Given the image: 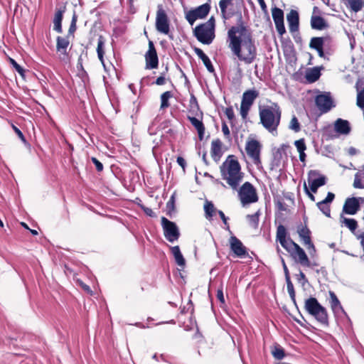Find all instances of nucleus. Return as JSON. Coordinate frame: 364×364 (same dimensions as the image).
Returning a JSON list of instances; mask_svg holds the SVG:
<instances>
[{
	"instance_id": "9d476101",
	"label": "nucleus",
	"mask_w": 364,
	"mask_h": 364,
	"mask_svg": "<svg viewBox=\"0 0 364 364\" xmlns=\"http://www.w3.org/2000/svg\"><path fill=\"white\" fill-rule=\"evenodd\" d=\"M210 9L209 4L206 3L201 6L196 7L194 9H191L186 12V19L188 22L193 26L194 22L199 18H204L208 14Z\"/></svg>"
},
{
	"instance_id": "052dcab7",
	"label": "nucleus",
	"mask_w": 364,
	"mask_h": 364,
	"mask_svg": "<svg viewBox=\"0 0 364 364\" xmlns=\"http://www.w3.org/2000/svg\"><path fill=\"white\" fill-rule=\"evenodd\" d=\"M13 127V129L14 130V132L17 134V135L18 136V137L23 141L25 142L26 141V139H25V137L23 134V133L16 127H15L14 125L12 126Z\"/></svg>"
},
{
	"instance_id": "f257e3e1",
	"label": "nucleus",
	"mask_w": 364,
	"mask_h": 364,
	"mask_svg": "<svg viewBox=\"0 0 364 364\" xmlns=\"http://www.w3.org/2000/svg\"><path fill=\"white\" fill-rule=\"evenodd\" d=\"M228 47L239 60L247 65L257 58V47L251 31L243 23L232 26L228 32Z\"/></svg>"
},
{
	"instance_id": "f704fd0d",
	"label": "nucleus",
	"mask_w": 364,
	"mask_h": 364,
	"mask_svg": "<svg viewBox=\"0 0 364 364\" xmlns=\"http://www.w3.org/2000/svg\"><path fill=\"white\" fill-rule=\"evenodd\" d=\"M204 210L205 216L208 220H211L213 214L218 212L213 203L208 200L204 204Z\"/></svg>"
},
{
	"instance_id": "37998d69",
	"label": "nucleus",
	"mask_w": 364,
	"mask_h": 364,
	"mask_svg": "<svg viewBox=\"0 0 364 364\" xmlns=\"http://www.w3.org/2000/svg\"><path fill=\"white\" fill-rule=\"evenodd\" d=\"M289 128L293 130L294 132H299L301 130L300 123L299 122V120L296 116H293L291 118Z\"/></svg>"
},
{
	"instance_id": "a19ab883",
	"label": "nucleus",
	"mask_w": 364,
	"mask_h": 364,
	"mask_svg": "<svg viewBox=\"0 0 364 364\" xmlns=\"http://www.w3.org/2000/svg\"><path fill=\"white\" fill-rule=\"evenodd\" d=\"M277 241H279V243H283L284 240H286L287 237V230L285 227L282 225H279L277 229Z\"/></svg>"
},
{
	"instance_id": "5fc2aeb1",
	"label": "nucleus",
	"mask_w": 364,
	"mask_h": 364,
	"mask_svg": "<svg viewBox=\"0 0 364 364\" xmlns=\"http://www.w3.org/2000/svg\"><path fill=\"white\" fill-rule=\"evenodd\" d=\"M92 161L95 165L96 169L98 171H102L103 170V165H102V164L100 161H99L96 158L92 157Z\"/></svg>"
},
{
	"instance_id": "338daca9",
	"label": "nucleus",
	"mask_w": 364,
	"mask_h": 364,
	"mask_svg": "<svg viewBox=\"0 0 364 364\" xmlns=\"http://www.w3.org/2000/svg\"><path fill=\"white\" fill-rule=\"evenodd\" d=\"M174 200H175V198H174V196L173 195L169 201L167 203V207L171 208H173V204H174Z\"/></svg>"
},
{
	"instance_id": "de8ad7c7",
	"label": "nucleus",
	"mask_w": 364,
	"mask_h": 364,
	"mask_svg": "<svg viewBox=\"0 0 364 364\" xmlns=\"http://www.w3.org/2000/svg\"><path fill=\"white\" fill-rule=\"evenodd\" d=\"M357 105L360 108H364V90H360L357 95Z\"/></svg>"
},
{
	"instance_id": "c756f323",
	"label": "nucleus",
	"mask_w": 364,
	"mask_h": 364,
	"mask_svg": "<svg viewBox=\"0 0 364 364\" xmlns=\"http://www.w3.org/2000/svg\"><path fill=\"white\" fill-rule=\"evenodd\" d=\"M311 26L312 28L317 30H323L328 26L325 20L322 17L315 16L311 17Z\"/></svg>"
},
{
	"instance_id": "7c9ffc66",
	"label": "nucleus",
	"mask_w": 364,
	"mask_h": 364,
	"mask_svg": "<svg viewBox=\"0 0 364 364\" xmlns=\"http://www.w3.org/2000/svg\"><path fill=\"white\" fill-rule=\"evenodd\" d=\"M330 295V303H331V307L334 313H338L340 311H343L342 306L337 298L336 295L334 292L330 291H329Z\"/></svg>"
},
{
	"instance_id": "4c0bfd02",
	"label": "nucleus",
	"mask_w": 364,
	"mask_h": 364,
	"mask_svg": "<svg viewBox=\"0 0 364 364\" xmlns=\"http://www.w3.org/2000/svg\"><path fill=\"white\" fill-rule=\"evenodd\" d=\"M341 223L352 232L355 231L358 227L357 221L353 218H346L343 216L341 217Z\"/></svg>"
},
{
	"instance_id": "58836bf2",
	"label": "nucleus",
	"mask_w": 364,
	"mask_h": 364,
	"mask_svg": "<svg viewBox=\"0 0 364 364\" xmlns=\"http://www.w3.org/2000/svg\"><path fill=\"white\" fill-rule=\"evenodd\" d=\"M173 97L171 92L166 91L161 95V109L168 107L170 104L168 102L169 99Z\"/></svg>"
},
{
	"instance_id": "ea45409f",
	"label": "nucleus",
	"mask_w": 364,
	"mask_h": 364,
	"mask_svg": "<svg viewBox=\"0 0 364 364\" xmlns=\"http://www.w3.org/2000/svg\"><path fill=\"white\" fill-rule=\"evenodd\" d=\"M348 4L354 12H358L360 11L364 6V1L363 0H347Z\"/></svg>"
},
{
	"instance_id": "473e14b6",
	"label": "nucleus",
	"mask_w": 364,
	"mask_h": 364,
	"mask_svg": "<svg viewBox=\"0 0 364 364\" xmlns=\"http://www.w3.org/2000/svg\"><path fill=\"white\" fill-rule=\"evenodd\" d=\"M353 187L355 188H364V166L362 170L355 174Z\"/></svg>"
},
{
	"instance_id": "680f3d73",
	"label": "nucleus",
	"mask_w": 364,
	"mask_h": 364,
	"mask_svg": "<svg viewBox=\"0 0 364 364\" xmlns=\"http://www.w3.org/2000/svg\"><path fill=\"white\" fill-rule=\"evenodd\" d=\"M177 163L178 164L179 166H181L183 169L185 168V166H186V161L185 159L181 157V156H178L177 158Z\"/></svg>"
},
{
	"instance_id": "6ab92c4d",
	"label": "nucleus",
	"mask_w": 364,
	"mask_h": 364,
	"mask_svg": "<svg viewBox=\"0 0 364 364\" xmlns=\"http://www.w3.org/2000/svg\"><path fill=\"white\" fill-rule=\"evenodd\" d=\"M360 208V204L358 198H347L343 208V211L349 215H355Z\"/></svg>"
},
{
	"instance_id": "4be33fe9",
	"label": "nucleus",
	"mask_w": 364,
	"mask_h": 364,
	"mask_svg": "<svg viewBox=\"0 0 364 364\" xmlns=\"http://www.w3.org/2000/svg\"><path fill=\"white\" fill-rule=\"evenodd\" d=\"M291 256L296 259V262H298L302 266L310 267V261L306 254L305 253L304 250L299 245L297 246L296 249L295 250L294 254L291 255Z\"/></svg>"
},
{
	"instance_id": "4d7b16f0",
	"label": "nucleus",
	"mask_w": 364,
	"mask_h": 364,
	"mask_svg": "<svg viewBox=\"0 0 364 364\" xmlns=\"http://www.w3.org/2000/svg\"><path fill=\"white\" fill-rule=\"evenodd\" d=\"M222 132L225 136H226L227 138L230 137V130L225 122H223L222 124Z\"/></svg>"
},
{
	"instance_id": "7ed1b4c3",
	"label": "nucleus",
	"mask_w": 364,
	"mask_h": 364,
	"mask_svg": "<svg viewBox=\"0 0 364 364\" xmlns=\"http://www.w3.org/2000/svg\"><path fill=\"white\" fill-rule=\"evenodd\" d=\"M259 114L262 126L273 135H277L282 116L279 105L274 103L271 106L260 108Z\"/></svg>"
},
{
	"instance_id": "603ef678",
	"label": "nucleus",
	"mask_w": 364,
	"mask_h": 364,
	"mask_svg": "<svg viewBox=\"0 0 364 364\" xmlns=\"http://www.w3.org/2000/svg\"><path fill=\"white\" fill-rule=\"evenodd\" d=\"M203 24L205 25L206 27H208L209 28L212 29L213 31H215V18L213 16L210 17L207 22Z\"/></svg>"
},
{
	"instance_id": "aec40b11",
	"label": "nucleus",
	"mask_w": 364,
	"mask_h": 364,
	"mask_svg": "<svg viewBox=\"0 0 364 364\" xmlns=\"http://www.w3.org/2000/svg\"><path fill=\"white\" fill-rule=\"evenodd\" d=\"M289 31L294 33L298 31L299 26V16L296 10H291L287 16Z\"/></svg>"
},
{
	"instance_id": "423d86ee",
	"label": "nucleus",
	"mask_w": 364,
	"mask_h": 364,
	"mask_svg": "<svg viewBox=\"0 0 364 364\" xmlns=\"http://www.w3.org/2000/svg\"><path fill=\"white\" fill-rule=\"evenodd\" d=\"M258 96L259 92L255 90H248L243 93L240 105V114L242 119H246L251 106Z\"/></svg>"
},
{
	"instance_id": "20e7f679",
	"label": "nucleus",
	"mask_w": 364,
	"mask_h": 364,
	"mask_svg": "<svg viewBox=\"0 0 364 364\" xmlns=\"http://www.w3.org/2000/svg\"><path fill=\"white\" fill-rule=\"evenodd\" d=\"M304 308L321 324L328 325V319L326 309L318 303L316 298L307 299L305 301Z\"/></svg>"
},
{
	"instance_id": "2eb2a0df",
	"label": "nucleus",
	"mask_w": 364,
	"mask_h": 364,
	"mask_svg": "<svg viewBox=\"0 0 364 364\" xmlns=\"http://www.w3.org/2000/svg\"><path fill=\"white\" fill-rule=\"evenodd\" d=\"M272 15L275 23V27L278 33L282 36L286 33V29L284 23V12L277 7L272 9Z\"/></svg>"
},
{
	"instance_id": "e433bc0d",
	"label": "nucleus",
	"mask_w": 364,
	"mask_h": 364,
	"mask_svg": "<svg viewBox=\"0 0 364 364\" xmlns=\"http://www.w3.org/2000/svg\"><path fill=\"white\" fill-rule=\"evenodd\" d=\"M283 243H280L281 245L288 252L291 254H294L295 250L296 249L297 246H299L298 244L294 242L291 238H288L284 240V242H282Z\"/></svg>"
},
{
	"instance_id": "774afa93",
	"label": "nucleus",
	"mask_w": 364,
	"mask_h": 364,
	"mask_svg": "<svg viewBox=\"0 0 364 364\" xmlns=\"http://www.w3.org/2000/svg\"><path fill=\"white\" fill-rule=\"evenodd\" d=\"M358 238L360 240V245L364 251V232L360 234Z\"/></svg>"
},
{
	"instance_id": "49530a36",
	"label": "nucleus",
	"mask_w": 364,
	"mask_h": 364,
	"mask_svg": "<svg viewBox=\"0 0 364 364\" xmlns=\"http://www.w3.org/2000/svg\"><path fill=\"white\" fill-rule=\"evenodd\" d=\"M77 19V16L76 14L74 12L73 17H72L71 23H70V28L68 30V34H70V35L73 34L74 32L76 31Z\"/></svg>"
},
{
	"instance_id": "bb28decb",
	"label": "nucleus",
	"mask_w": 364,
	"mask_h": 364,
	"mask_svg": "<svg viewBox=\"0 0 364 364\" xmlns=\"http://www.w3.org/2000/svg\"><path fill=\"white\" fill-rule=\"evenodd\" d=\"M194 52L198 56V58L202 60L207 70L209 72L213 73L214 71V68L209 58L203 53V51L200 48H195Z\"/></svg>"
},
{
	"instance_id": "6e6552de",
	"label": "nucleus",
	"mask_w": 364,
	"mask_h": 364,
	"mask_svg": "<svg viewBox=\"0 0 364 364\" xmlns=\"http://www.w3.org/2000/svg\"><path fill=\"white\" fill-rule=\"evenodd\" d=\"M156 28L158 32L168 34L170 31L169 20L162 5H158L156 16Z\"/></svg>"
},
{
	"instance_id": "f8f14e48",
	"label": "nucleus",
	"mask_w": 364,
	"mask_h": 364,
	"mask_svg": "<svg viewBox=\"0 0 364 364\" xmlns=\"http://www.w3.org/2000/svg\"><path fill=\"white\" fill-rule=\"evenodd\" d=\"M260 148L261 146L257 140H251L246 144L245 150L247 154L256 165H259L261 163L259 158Z\"/></svg>"
},
{
	"instance_id": "393cba45",
	"label": "nucleus",
	"mask_w": 364,
	"mask_h": 364,
	"mask_svg": "<svg viewBox=\"0 0 364 364\" xmlns=\"http://www.w3.org/2000/svg\"><path fill=\"white\" fill-rule=\"evenodd\" d=\"M70 41L68 37L58 36L56 38V50L61 55H67V49L69 46Z\"/></svg>"
},
{
	"instance_id": "09e8293b",
	"label": "nucleus",
	"mask_w": 364,
	"mask_h": 364,
	"mask_svg": "<svg viewBox=\"0 0 364 364\" xmlns=\"http://www.w3.org/2000/svg\"><path fill=\"white\" fill-rule=\"evenodd\" d=\"M10 63L13 65L15 70L22 76H24V70L20 66L13 58H9Z\"/></svg>"
},
{
	"instance_id": "f3484780",
	"label": "nucleus",
	"mask_w": 364,
	"mask_h": 364,
	"mask_svg": "<svg viewBox=\"0 0 364 364\" xmlns=\"http://www.w3.org/2000/svg\"><path fill=\"white\" fill-rule=\"evenodd\" d=\"M298 233L304 244L307 246L310 254L316 252L315 247L311 242L310 234L311 232L307 227H302L298 230Z\"/></svg>"
},
{
	"instance_id": "79ce46f5",
	"label": "nucleus",
	"mask_w": 364,
	"mask_h": 364,
	"mask_svg": "<svg viewBox=\"0 0 364 364\" xmlns=\"http://www.w3.org/2000/svg\"><path fill=\"white\" fill-rule=\"evenodd\" d=\"M260 215L259 210L252 215H247V219L248 220L249 224L251 227L257 228L259 223V217Z\"/></svg>"
},
{
	"instance_id": "e2e57ef3",
	"label": "nucleus",
	"mask_w": 364,
	"mask_h": 364,
	"mask_svg": "<svg viewBox=\"0 0 364 364\" xmlns=\"http://www.w3.org/2000/svg\"><path fill=\"white\" fill-rule=\"evenodd\" d=\"M166 82V79L164 76H160L159 77L155 83L157 85H164Z\"/></svg>"
},
{
	"instance_id": "0e129e2a",
	"label": "nucleus",
	"mask_w": 364,
	"mask_h": 364,
	"mask_svg": "<svg viewBox=\"0 0 364 364\" xmlns=\"http://www.w3.org/2000/svg\"><path fill=\"white\" fill-rule=\"evenodd\" d=\"M258 1V3L261 7V9L264 12V13H267V5L264 2V0H257Z\"/></svg>"
},
{
	"instance_id": "0eeeda50",
	"label": "nucleus",
	"mask_w": 364,
	"mask_h": 364,
	"mask_svg": "<svg viewBox=\"0 0 364 364\" xmlns=\"http://www.w3.org/2000/svg\"><path fill=\"white\" fill-rule=\"evenodd\" d=\"M193 35L199 42L206 45L210 44L215 38L214 31L203 23L194 28Z\"/></svg>"
},
{
	"instance_id": "864d4df0",
	"label": "nucleus",
	"mask_w": 364,
	"mask_h": 364,
	"mask_svg": "<svg viewBox=\"0 0 364 364\" xmlns=\"http://www.w3.org/2000/svg\"><path fill=\"white\" fill-rule=\"evenodd\" d=\"M225 115L230 120H232L235 117L234 112L232 107H228L225 111Z\"/></svg>"
},
{
	"instance_id": "a878e982",
	"label": "nucleus",
	"mask_w": 364,
	"mask_h": 364,
	"mask_svg": "<svg viewBox=\"0 0 364 364\" xmlns=\"http://www.w3.org/2000/svg\"><path fill=\"white\" fill-rule=\"evenodd\" d=\"M188 119L190 121V122L191 123V124L197 130L199 139L200 140H202L203 138L204 133H205V127L203 125V122L194 117H191V116H188Z\"/></svg>"
},
{
	"instance_id": "a211bd4d",
	"label": "nucleus",
	"mask_w": 364,
	"mask_h": 364,
	"mask_svg": "<svg viewBox=\"0 0 364 364\" xmlns=\"http://www.w3.org/2000/svg\"><path fill=\"white\" fill-rule=\"evenodd\" d=\"M335 198L334 193L331 192H328L327 194L326 198L316 203V206L326 216L330 218L331 217V209H330V203Z\"/></svg>"
},
{
	"instance_id": "39448f33",
	"label": "nucleus",
	"mask_w": 364,
	"mask_h": 364,
	"mask_svg": "<svg viewBox=\"0 0 364 364\" xmlns=\"http://www.w3.org/2000/svg\"><path fill=\"white\" fill-rule=\"evenodd\" d=\"M238 195L243 206L258 200L256 189L250 182H245L241 186Z\"/></svg>"
},
{
	"instance_id": "13d9d810",
	"label": "nucleus",
	"mask_w": 364,
	"mask_h": 364,
	"mask_svg": "<svg viewBox=\"0 0 364 364\" xmlns=\"http://www.w3.org/2000/svg\"><path fill=\"white\" fill-rule=\"evenodd\" d=\"M218 213L222 219L223 222L225 225H227V228H229V225L228 223V218L225 215L224 213L222 210H218Z\"/></svg>"
},
{
	"instance_id": "69168bd1",
	"label": "nucleus",
	"mask_w": 364,
	"mask_h": 364,
	"mask_svg": "<svg viewBox=\"0 0 364 364\" xmlns=\"http://www.w3.org/2000/svg\"><path fill=\"white\" fill-rule=\"evenodd\" d=\"M144 211L149 216L154 217L155 215L154 211L149 208H144Z\"/></svg>"
},
{
	"instance_id": "c85d7f7f",
	"label": "nucleus",
	"mask_w": 364,
	"mask_h": 364,
	"mask_svg": "<svg viewBox=\"0 0 364 364\" xmlns=\"http://www.w3.org/2000/svg\"><path fill=\"white\" fill-rule=\"evenodd\" d=\"M171 251L172 255H173V257L175 259V261L176 264L183 267L186 264V260L181 252V250L178 246H174L171 247Z\"/></svg>"
},
{
	"instance_id": "2f4dec72",
	"label": "nucleus",
	"mask_w": 364,
	"mask_h": 364,
	"mask_svg": "<svg viewBox=\"0 0 364 364\" xmlns=\"http://www.w3.org/2000/svg\"><path fill=\"white\" fill-rule=\"evenodd\" d=\"M320 75V70L318 68L315 67L309 69L306 73L305 77L308 82H314L319 78Z\"/></svg>"
},
{
	"instance_id": "ddd939ff",
	"label": "nucleus",
	"mask_w": 364,
	"mask_h": 364,
	"mask_svg": "<svg viewBox=\"0 0 364 364\" xmlns=\"http://www.w3.org/2000/svg\"><path fill=\"white\" fill-rule=\"evenodd\" d=\"M316 105L322 113H326L335 105L329 94L319 95L316 97Z\"/></svg>"
},
{
	"instance_id": "9b49d317",
	"label": "nucleus",
	"mask_w": 364,
	"mask_h": 364,
	"mask_svg": "<svg viewBox=\"0 0 364 364\" xmlns=\"http://www.w3.org/2000/svg\"><path fill=\"white\" fill-rule=\"evenodd\" d=\"M326 178L321 176L316 171H310L308 175V183L311 192L316 193L319 187L324 186Z\"/></svg>"
},
{
	"instance_id": "c9c22d12",
	"label": "nucleus",
	"mask_w": 364,
	"mask_h": 364,
	"mask_svg": "<svg viewBox=\"0 0 364 364\" xmlns=\"http://www.w3.org/2000/svg\"><path fill=\"white\" fill-rule=\"evenodd\" d=\"M324 42L323 37H313L310 41L309 47L316 50L323 47Z\"/></svg>"
},
{
	"instance_id": "3c124183",
	"label": "nucleus",
	"mask_w": 364,
	"mask_h": 364,
	"mask_svg": "<svg viewBox=\"0 0 364 364\" xmlns=\"http://www.w3.org/2000/svg\"><path fill=\"white\" fill-rule=\"evenodd\" d=\"M296 277L298 282H300L303 286L305 285V284L308 282L305 274L302 272H300L299 274L296 275Z\"/></svg>"
},
{
	"instance_id": "f03ea898",
	"label": "nucleus",
	"mask_w": 364,
	"mask_h": 364,
	"mask_svg": "<svg viewBox=\"0 0 364 364\" xmlns=\"http://www.w3.org/2000/svg\"><path fill=\"white\" fill-rule=\"evenodd\" d=\"M223 179L234 190H236L243 178L240 163L235 156L230 155L220 167Z\"/></svg>"
},
{
	"instance_id": "b1692460",
	"label": "nucleus",
	"mask_w": 364,
	"mask_h": 364,
	"mask_svg": "<svg viewBox=\"0 0 364 364\" xmlns=\"http://www.w3.org/2000/svg\"><path fill=\"white\" fill-rule=\"evenodd\" d=\"M65 11V7L58 9L55 11L53 18V29L59 33L63 32L62 29V21L63 18V14Z\"/></svg>"
},
{
	"instance_id": "6e6d98bb",
	"label": "nucleus",
	"mask_w": 364,
	"mask_h": 364,
	"mask_svg": "<svg viewBox=\"0 0 364 364\" xmlns=\"http://www.w3.org/2000/svg\"><path fill=\"white\" fill-rule=\"evenodd\" d=\"M217 299L220 301L221 304H225V298L223 291V288L218 289L217 291Z\"/></svg>"
},
{
	"instance_id": "5701e85b",
	"label": "nucleus",
	"mask_w": 364,
	"mask_h": 364,
	"mask_svg": "<svg viewBox=\"0 0 364 364\" xmlns=\"http://www.w3.org/2000/svg\"><path fill=\"white\" fill-rule=\"evenodd\" d=\"M335 131L341 134H348L350 132V124L347 120L341 118L336 120L334 123Z\"/></svg>"
},
{
	"instance_id": "a18cd8bd",
	"label": "nucleus",
	"mask_w": 364,
	"mask_h": 364,
	"mask_svg": "<svg viewBox=\"0 0 364 364\" xmlns=\"http://www.w3.org/2000/svg\"><path fill=\"white\" fill-rule=\"evenodd\" d=\"M294 145L296 147L299 153L304 152L306 149V146L304 139L295 141Z\"/></svg>"
},
{
	"instance_id": "bf43d9fd",
	"label": "nucleus",
	"mask_w": 364,
	"mask_h": 364,
	"mask_svg": "<svg viewBox=\"0 0 364 364\" xmlns=\"http://www.w3.org/2000/svg\"><path fill=\"white\" fill-rule=\"evenodd\" d=\"M304 191L305 193H306V195L309 196V198L311 199V200L312 201H315V196L311 193V190H309V188L307 187L306 184L304 183Z\"/></svg>"
},
{
	"instance_id": "dca6fc26",
	"label": "nucleus",
	"mask_w": 364,
	"mask_h": 364,
	"mask_svg": "<svg viewBox=\"0 0 364 364\" xmlns=\"http://www.w3.org/2000/svg\"><path fill=\"white\" fill-rule=\"evenodd\" d=\"M235 0H220L219 6L221 10L222 18L225 20L232 17L236 11L234 9Z\"/></svg>"
},
{
	"instance_id": "72a5a7b5",
	"label": "nucleus",
	"mask_w": 364,
	"mask_h": 364,
	"mask_svg": "<svg viewBox=\"0 0 364 364\" xmlns=\"http://www.w3.org/2000/svg\"><path fill=\"white\" fill-rule=\"evenodd\" d=\"M105 43V38L102 36H100L98 38L97 53L98 58L100 60V62L102 63L103 65H105V64H104Z\"/></svg>"
},
{
	"instance_id": "c03bdc74",
	"label": "nucleus",
	"mask_w": 364,
	"mask_h": 364,
	"mask_svg": "<svg viewBox=\"0 0 364 364\" xmlns=\"http://www.w3.org/2000/svg\"><path fill=\"white\" fill-rule=\"evenodd\" d=\"M272 353L274 358L277 360H282L284 358L285 354L283 348L281 347H274V349L272 350Z\"/></svg>"
},
{
	"instance_id": "4468645a",
	"label": "nucleus",
	"mask_w": 364,
	"mask_h": 364,
	"mask_svg": "<svg viewBox=\"0 0 364 364\" xmlns=\"http://www.w3.org/2000/svg\"><path fill=\"white\" fill-rule=\"evenodd\" d=\"M146 68L154 69L157 68L159 60L156 48L151 41H149V49L145 54Z\"/></svg>"
},
{
	"instance_id": "412c9836",
	"label": "nucleus",
	"mask_w": 364,
	"mask_h": 364,
	"mask_svg": "<svg viewBox=\"0 0 364 364\" xmlns=\"http://www.w3.org/2000/svg\"><path fill=\"white\" fill-rule=\"evenodd\" d=\"M230 248L232 251L238 257H242L245 255V247L240 240L235 236H232L230 239Z\"/></svg>"
},
{
	"instance_id": "1a4fd4ad",
	"label": "nucleus",
	"mask_w": 364,
	"mask_h": 364,
	"mask_svg": "<svg viewBox=\"0 0 364 364\" xmlns=\"http://www.w3.org/2000/svg\"><path fill=\"white\" fill-rule=\"evenodd\" d=\"M161 225L164 229V236L167 240L173 242L178 239L180 236L179 230L173 222L168 220L165 217H162Z\"/></svg>"
},
{
	"instance_id": "8fccbe9b",
	"label": "nucleus",
	"mask_w": 364,
	"mask_h": 364,
	"mask_svg": "<svg viewBox=\"0 0 364 364\" xmlns=\"http://www.w3.org/2000/svg\"><path fill=\"white\" fill-rule=\"evenodd\" d=\"M287 291H288L291 300L295 303V301H296L295 291H294L293 284H288V285H287Z\"/></svg>"
},
{
	"instance_id": "cd10ccee",
	"label": "nucleus",
	"mask_w": 364,
	"mask_h": 364,
	"mask_svg": "<svg viewBox=\"0 0 364 364\" xmlns=\"http://www.w3.org/2000/svg\"><path fill=\"white\" fill-rule=\"evenodd\" d=\"M221 141L219 139L214 140L211 143V156L215 161H218L222 155Z\"/></svg>"
}]
</instances>
